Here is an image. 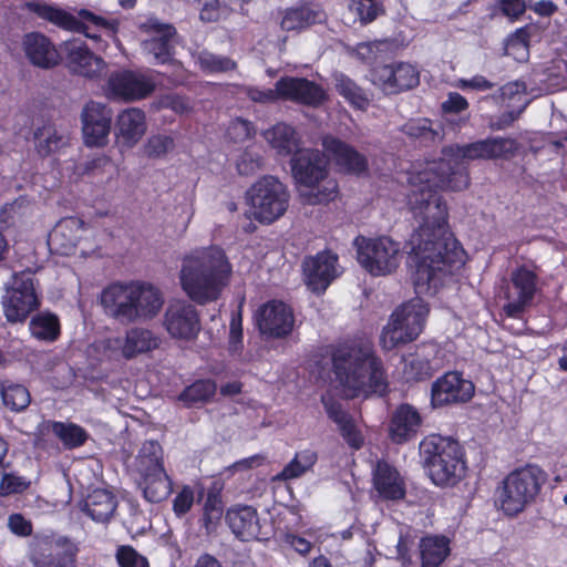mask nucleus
I'll return each instance as SVG.
<instances>
[{"label": "nucleus", "mask_w": 567, "mask_h": 567, "mask_svg": "<svg viewBox=\"0 0 567 567\" xmlns=\"http://www.w3.org/2000/svg\"><path fill=\"white\" fill-rule=\"evenodd\" d=\"M519 144L512 137H488L443 148V157L409 179L408 204L420 226L409 245L415 257L414 285L420 292H433L455 267L463 264L464 250L446 228L447 208L436 189L468 187V163L478 159H508Z\"/></svg>", "instance_id": "nucleus-1"}, {"label": "nucleus", "mask_w": 567, "mask_h": 567, "mask_svg": "<svg viewBox=\"0 0 567 567\" xmlns=\"http://www.w3.org/2000/svg\"><path fill=\"white\" fill-rule=\"evenodd\" d=\"M233 266L217 246L197 248L182 259L179 280L183 290L198 305L216 301L229 285Z\"/></svg>", "instance_id": "nucleus-2"}, {"label": "nucleus", "mask_w": 567, "mask_h": 567, "mask_svg": "<svg viewBox=\"0 0 567 567\" xmlns=\"http://www.w3.org/2000/svg\"><path fill=\"white\" fill-rule=\"evenodd\" d=\"M333 368L348 398H368L373 393L382 395L388 389L382 362L374 355L369 340L338 348L333 354Z\"/></svg>", "instance_id": "nucleus-3"}, {"label": "nucleus", "mask_w": 567, "mask_h": 567, "mask_svg": "<svg viewBox=\"0 0 567 567\" xmlns=\"http://www.w3.org/2000/svg\"><path fill=\"white\" fill-rule=\"evenodd\" d=\"M105 313L122 324L154 319L164 305L161 290L152 284H113L101 295Z\"/></svg>", "instance_id": "nucleus-4"}, {"label": "nucleus", "mask_w": 567, "mask_h": 567, "mask_svg": "<svg viewBox=\"0 0 567 567\" xmlns=\"http://www.w3.org/2000/svg\"><path fill=\"white\" fill-rule=\"evenodd\" d=\"M291 172L305 204H327L338 196V183L329 176L328 161L320 151H298L291 159Z\"/></svg>", "instance_id": "nucleus-5"}, {"label": "nucleus", "mask_w": 567, "mask_h": 567, "mask_svg": "<svg viewBox=\"0 0 567 567\" xmlns=\"http://www.w3.org/2000/svg\"><path fill=\"white\" fill-rule=\"evenodd\" d=\"M420 451L435 485H454L464 475L466 465L462 447L456 441L431 435L421 442Z\"/></svg>", "instance_id": "nucleus-6"}, {"label": "nucleus", "mask_w": 567, "mask_h": 567, "mask_svg": "<svg viewBox=\"0 0 567 567\" xmlns=\"http://www.w3.org/2000/svg\"><path fill=\"white\" fill-rule=\"evenodd\" d=\"M547 474L537 465H526L509 473L496 491V502L508 516L517 515L534 502Z\"/></svg>", "instance_id": "nucleus-7"}, {"label": "nucleus", "mask_w": 567, "mask_h": 567, "mask_svg": "<svg viewBox=\"0 0 567 567\" xmlns=\"http://www.w3.org/2000/svg\"><path fill=\"white\" fill-rule=\"evenodd\" d=\"M24 8L37 14L58 28L68 31L82 32L87 38L97 39L96 34L89 32L87 23L104 29L110 35L115 34L118 29L117 20H106L93 12L82 9L78 12L79 18L60 8L59 6L48 3L43 0H30L24 3Z\"/></svg>", "instance_id": "nucleus-8"}, {"label": "nucleus", "mask_w": 567, "mask_h": 567, "mask_svg": "<svg viewBox=\"0 0 567 567\" xmlns=\"http://www.w3.org/2000/svg\"><path fill=\"white\" fill-rule=\"evenodd\" d=\"M251 215L260 223L270 224L288 208L289 193L274 176H264L247 192Z\"/></svg>", "instance_id": "nucleus-9"}, {"label": "nucleus", "mask_w": 567, "mask_h": 567, "mask_svg": "<svg viewBox=\"0 0 567 567\" xmlns=\"http://www.w3.org/2000/svg\"><path fill=\"white\" fill-rule=\"evenodd\" d=\"M4 316L10 322H21L35 310L39 305L38 282L30 270L14 274L6 288L2 299Z\"/></svg>", "instance_id": "nucleus-10"}, {"label": "nucleus", "mask_w": 567, "mask_h": 567, "mask_svg": "<svg viewBox=\"0 0 567 567\" xmlns=\"http://www.w3.org/2000/svg\"><path fill=\"white\" fill-rule=\"evenodd\" d=\"M358 243V261L373 276H385L393 272L400 265V245L383 236L375 239L362 238Z\"/></svg>", "instance_id": "nucleus-11"}, {"label": "nucleus", "mask_w": 567, "mask_h": 567, "mask_svg": "<svg viewBox=\"0 0 567 567\" xmlns=\"http://www.w3.org/2000/svg\"><path fill=\"white\" fill-rule=\"evenodd\" d=\"M154 79L145 73L121 70L111 73L105 93L113 100L133 102L145 99L155 90Z\"/></svg>", "instance_id": "nucleus-12"}, {"label": "nucleus", "mask_w": 567, "mask_h": 567, "mask_svg": "<svg viewBox=\"0 0 567 567\" xmlns=\"http://www.w3.org/2000/svg\"><path fill=\"white\" fill-rule=\"evenodd\" d=\"M80 118L86 146L102 147L109 143L113 110L107 104L93 100L86 102Z\"/></svg>", "instance_id": "nucleus-13"}, {"label": "nucleus", "mask_w": 567, "mask_h": 567, "mask_svg": "<svg viewBox=\"0 0 567 567\" xmlns=\"http://www.w3.org/2000/svg\"><path fill=\"white\" fill-rule=\"evenodd\" d=\"M163 327L173 339L192 341L202 329L199 313L185 300L171 301L164 312Z\"/></svg>", "instance_id": "nucleus-14"}, {"label": "nucleus", "mask_w": 567, "mask_h": 567, "mask_svg": "<svg viewBox=\"0 0 567 567\" xmlns=\"http://www.w3.org/2000/svg\"><path fill=\"white\" fill-rule=\"evenodd\" d=\"M140 30L150 35V39L142 42V48L153 56L155 63L164 64L173 60L177 42V32L173 24L150 18L140 24Z\"/></svg>", "instance_id": "nucleus-15"}, {"label": "nucleus", "mask_w": 567, "mask_h": 567, "mask_svg": "<svg viewBox=\"0 0 567 567\" xmlns=\"http://www.w3.org/2000/svg\"><path fill=\"white\" fill-rule=\"evenodd\" d=\"M475 386L461 372L449 371L437 378L431 386V404L441 408L468 402L474 395Z\"/></svg>", "instance_id": "nucleus-16"}, {"label": "nucleus", "mask_w": 567, "mask_h": 567, "mask_svg": "<svg viewBox=\"0 0 567 567\" xmlns=\"http://www.w3.org/2000/svg\"><path fill=\"white\" fill-rule=\"evenodd\" d=\"M536 291L537 276L535 272L525 267L513 271L506 291V313L511 317H517L532 305Z\"/></svg>", "instance_id": "nucleus-17"}, {"label": "nucleus", "mask_w": 567, "mask_h": 567, "mask_svg": "<svg viewBox=\"0 0 567 567\" xmlns=\"http://www.w3.org/2000/svg\"><path fill=\"white\" fill-rule=\"evenodd\" d=\"M373 83L379 85L386 94H396L410 90L419 84L417 70L404 62L384 64L374 68Z\"/></svg>", "instance_id": "nucleus-18"}, {"label": "nucleus", "mask_w": 567, "mask_h": 567, "mask_svg": "<svg viewBox=\"0 0 567 567\" xmlns=\"http://www.w3.org/2000/svg\"><path fill=\"white\" fill-rule=\"evenodd\" d=\"M280 100L317 107L326 99L324 90L317 83L305 78L284 76L277 81Z\"/></svg>", "instance_id": "nucleus-19"}, {"label": "nucleus", "mask_w": 567, "mask_h": 567, "mask_svg": "<svg viewBox=\"0 0 567 567\" xmlns=\"http://www.w3.org/2000/svg\"><path fill=\"white\" fill-rule=\"evenodd\" d=\"M257 326L262 334L281 338L292 331L295 318L291 309L282 301L265 303L257 313Z\"/></svg>", "instance_id": "nucleus-20"}, {"label": "nucleus", "mask_w": 567, "mask_h": 567, "mask_svg": "<svg viewBox=\"0 0 567 567\" xmlns=\"http://www.w3.org/2000/svg\"><path fill=\"white\" fill-rule=\"evenodd\" d=\"M308 287L315 292H322L336 279L340 271L338 257L331 252H320L309 257L302 264Z\"/></svg>", "instance_id": "nucleus-21"}, {"label": "nucleus", "mask_w": 567, "mask_h": 567, "mask_svg": "<svg viewBox=\"0 0 567 567\" xmlns=\"http://www.w3.org/2000/svg\"><path fill=\"white\" fill-rule=\"evenodd\" d=\"M63 52L69 69L81 76L96 78L105 68L103 59L91 52L80 40L64 42Z\"/></svg>", "instance_id": "nucleus-22"}, {"label": "nucleus", "mask_w": 567, "mask_h": 567, "mask_svg": "<svg viewBox=\"0 0 567 567\" xmlns=\"http://www.w3.org/2000/svg\"><path fill=\"white\" fill-rule=\"evenodd\" d=\"M85 231V224L82 219L65 217L55 225L49 235L50 249L60 255H70L74 251Z\"/></svg>", "instance_id": "nucleus-23"}, {"label": "nucleus", "mask_w": 567, "mask_h": 567, "mask_svg": "<svg viewBox=\"0 0 567 567\" xmlns=\"http://www.w3.org/2000/svg\"><path fill=\"white\" fill-rule=\"evenodd\" d=\"M22 48L30 63L41 69L56 66L61 56L52 41L41 32H30L23 37Z\"/></svg>", "instance_id": "nucleus-24"}, {"label": "nucleus", "mask_w": 567, "mask_h": 567, "mask_svg": "<svg viewBox=\"0 0 567 567\" xmlns=\"http://www.w3.org/2000/svg\"><path fill=\"white\" fill-rule=\"evenodd\" d=\"M422 425V417L419 411L408 404H401L392 413L389 434L396 444L405 443L416 436Z\"/></svg>", "instance_id": "nucleus-25"}, {"label": "nucleus", "mask_w": 567, "mask_h": 567, "mask_svg": "<svg viewBox=\"0 0 567 567\" xmlns=\"http://www.w3.org/2000/svg\"><path fill=\"white\" fill-rule=\"evenodd\" d=\"M116 136L128 147L135 146L147 130L145 112L138 107L123 110L116 116Z\"/></svg>", "instance_id": "nucleus-26"}, {"label": "nucleus", "mask_w": 567, "mask_h": 567, "mask_svg": "<svg viewBox=\"0 0 567 567\" xmlns=\"http://www.w3.org/2000/svg\"><path fill=\"white\" fill-rule=\"evenodd\" d=\"M322 146L337 165L347 172L361 174L368 169L367 157L347 143L333 136H326Z\"/></svg>", "instance_id": "nucleus-27"}, {"label": "nucleus", "mask_w": 567, "mask_h": 567, "mask_svg": "<svg viewBox=\"0 0 567 567\" xmlns=\"http://www.w3.org/2000/svg\"><path fill=\"white\" fill-rule=\"evenodd\" d=\"M322 403L329 419L337 424L338 430L347 444L353 450L361 449L364 440L354 419L342 409L339 402L331 398L322 396Z\"/></svg>", "instance_id": "nucleus-28"}, {"label": "nucleus", "mask_w": 567, "mask_h": 567, "mask_svg": "<svg viewBox=\"0 0 567 567\" xmlns=\"http://www.w3.org/2000/svg\"><path fill=\"white\" fill-rule=\"evenodd\" d=\"M161 344L162 338L158 333L144 327H133L125 333L121 353L126 360H132L158 349Z\"/></svg>", "instance_id": "nucleus-29"}, {"label": "nucleus", "mask_w": 567, "mask_h": 567, "mask_svg": "<svg viewBox=\"0 0 567 567\" xmlns=\"http://www.w3.org/2000/svg\"><path fill=\"white\" fill-rule=\"evenodd\" d=\"M373 484L386 499H400L405 495L404 484L398 471L385 461H378L373 470Z\"/></svg>", "instance_id": "nucleus-30"}, {"label": "nucleus", "mask_w": 567, "mask_h": 567, "mask_svg": "<svg viewBox=\"0 0 567 567\" xmlns=\"http://www.w3.org/2000/svg\"><path fill=\"white\" fill-rule=\"evenodd\" d=\"M226 522L231 532L241 540L257 538L259 520L257 512L251 506L234 507L227 511Z\"/></svg>", "instance_id": "nucleus-31"}, {"label": "nucleus", "mask_w": 567, "mask_h": 567, "mask_svg": "<svg viewBox=\"0 0 567 567\" xmlns=\"http://www.w3.org/2000/svg\"><path fill=\"white\" fill-rule=\"evenodd\" d=\"M116 496L103 488L92 491L83 502L82 511L94 522L107 523L115 514Z\"/></svg>", "instance_id": "nucleus-32"}, {"label": "nucleus", "mask_w": 567, "mask_h": 567, "mask_svg": "<svg viewBox=\"0 0 567 567\" xmlns=\"http://www.w3.org/2000/svg\"><path fill=\"white\" fill-rule=\"evenodd\" d=\"M33 143L39 155L49 156L69 143V135L51 122H43L33 128Z\"/></svg>", "instance_id": "nucleus-33"}, {"label": "nucleus", "mask_w": 567, "mask_h": 567, "mask_svg": "<svg viewBox=\"0 0 567 567\" xmlns=\"http://www.w3.org/2000/svg\"><path fill=\"white\" fill-rule=\"evenodd\" d=\"M429 308L420 298H415L396 309L391 316L398 323H401L410 336L419 337L421 333Z\"/></svg>", "instance_id": "nucleus-34"}, {"label": "nucleus", "mask_w": 567, "mask_h": 567, "mask_svg": "<svg viewBox=\"0 0 567 567\" xmlns=\"http://www.w3.org/2000/svg\"><path fill=\"white\" fill-rule=\"evenodd\" d=\"M142 476L141 486L144 497L151 503L164 501L172 492V483L164 466H155L153 471L138 472Z\"/></svg>", "instance_id": "nucleus-35"}, {"label": "nucleus", "mask_w": 567, "mask_h": 567, "mask_svg": "<svg viewBox=\"0 0 567 567\" xmlns=\"http://www.w3.org/2000/svg\"><path fill=\"white\" fill-rule=\"evenodd\" d=\"M267 143L278 155L288 156L299 150V136L295 128L286 123H277L262 133Z\"/></svg>", "instance_id": "nucleus-36"}, {"label": "nucleus", "mask_w": 567, "mask_h": 567, "mask_svg": "<svg viewBox=\"0 0 567 567\" xmlns=\"http://www.w3.org/2000/svg\"><path fill=\"white\" fill-rule=\"evenodd\" d=\"M323 19L324 13L320 9L301 6L284 11L280 27L285 31H299L313 23L321 22Z\"/></svg>", "instance_id": "nucleus-37"}, {"label": "nucleus", "mask_w": 567, "mask_h": 567, "mask_svg": "<svg viewBox=\"0 0 567 567\" xmlns=\"http://www.w3.org/2000/svg\"><path fill=\"white\" fill-rule=\"evenodd\" d=\"M422 567H439L450 554L449 539L443 536H425L419 544Z\"/></svg>", "instance_id": "nucleus-38"}, {"label": "nucleus", "mask_w": 567, "mask_h": 567, "mask_svg": "<svg viewBox=\"0 0 567 567\" xmlns=\"http://www.w3.org/2000/svg\"><path fill=\"white\" fill-rule=\"evenodd\" d=\"M53 539L49 535H35L30 543V560L35 567H75L66 560L53 558L47 551L52 550Z\"/></svg>", "instance_id": "nucleus-39"}, {"label": "nucleus", "mask_w": 567, "mask_h": 567, "mask_svg": "<svg viewBox=\"0 0 567 567\" xmlns=\"http://www.w3.org/2000/svg\"><path fill=\"white\" fill-rule=\"evenodd\" d=\"M336 90L352 106L359 110H367L370 100L364 91L358 86L350 78L342 73L334 74Z\"/></svg>", "instance_id": "nucleus-40"}, {"label": "nucleus", "mask_w": 567, "mask_h": 567, "mask_svg": "<svg viewBox=\"0 0 567 567\" xmlns=\"http://www.w3.org/2000/svg\"><path fill=\"white\" fill-rule=\"evenodd\" d=\"M31 334L43 341H54L60 334L59 318L50 312L34 316L30 321Z\"/></svg>", "instance_id": "nucleus-41"}, {"label": "nucleus", "mask_w": 567, "mask_h": 567, "mask_svg": "<svg viewBox=\"0 0 567 567\" xmlns=\"http://www.w3.org/2000/svg\"><path fill=\"white\" fill-rule=\"evenodd\" d=\"M49 426L66 449L79 447L87 439L84 429L73 423L51 422Z\"/></svg>", "instance_id": "nucleus-42"}, {"label": "nucleus", "mask_w": 567, "mask_h": 567, "mask_svg": "<svg viewBox=\"0 0 567 567\" xmlns=\"http://www.w3.org/2000/svg\"><path fill=\"white\" fill-rule=\"evenodd\" d=\"M317 462V454L310 450L298 452L293 460L288 463L282 471L277 474L276 478L288 481L300 477L309 471Z\"/></svg>", "instance_id": "nucleus-43"}, {"label": "nucleus", "mask_w": 567, "mask_h": 567, "mask_svg": "<svg viewBox=\"0 0 567 567\" xmlns=\"http://www.w3.org/2000/svg\"><path fill=\"white\" fill-rule=\"evenodd\" d=\"M216 392V384L210 380H199L187 386L179 400L187 406L207 402Z\"/></svg>", "instance_id": "nucleus-44"}, {"label": "nucleus", "mask_w": 567, "mask_h": 567, "mask_svg": "<svg viewBox=\"0 0 567 567\" xmlns=\"http://www.w3.org/2000/svg\"><path fill=\"white\" fill-rule=\"evenodd\" d=\"M0 393L3 404L14 412L25 410L31 402L28 389L21 384L2 385Z\"/></svg>", "instance_id": "nucleus-45"}, {"label": "nucleus", "mask_w": 567, "mask_h": 567, "mask_svg": "<svg viewBox=\"0 0 567 567\" xmlns=\"http://www.w3.org/2000/svg\"><path fill=\"white\" fill-rule=\"evenodd\" d=\"M416 339L414 336H410L409 332L398 323L392 317L390 322L383 328L382 334L380 337V343L384 350H392L400 344H405L408 342Z\"/></svg>", "instance_id": "nucleus-46"}, {"label": "nucleus", "mask_w": 567, "mask_h": 567, "mask_svg": "<svg viewBox=\"0 0 567 567\" xmlns=\"http://www.w3.org/2000/svg\"><path fill=\"white\" fill-rule=\"evenodd\" d=\"M162 455V446L156 441H146L136 458L137 471H153L155 466H163Z\"/></svg>", "instance_id": "nucleus-47"}, {"label": "nucleus", "mask_w": 567, "mask_h": 567, "mask_svg": "<svg viewBox=\"0 0 567 567\" xmlns=\"http://www.w3.org/2000/svg\"><path fill=\"white\" fill-rule=\"evenodd\" d=\"M402 132L411 137L421 138L425 143L440 138V133L432 127L431 121L426 118L409 121L402 126Z\"/></svg>", "instance_id": "nucleus-48"}, {"label": "nucleus", "mask_w": 567, "mask_h": 567, "mask_svg": "<svg viewBox=\"0 0 567 567\" xmlns=\"http://www.w3.org/2000/svg\"><path fill=\"white\" fill-rule=\"evenodd\" d=\"M175 147L171 135L158 133L151 135L144 144V154L150 158H161Z\"/></svg>", "instance_id": "nucleus-49"}, {"label": "nucleus", "mask_w": 567, "mask_h": 567, "mask_svg": "<svg viewBox=\"0 0 567 567\" xmlns=\"http://www.w3.org/2000/svg\"><path fill=\"white\" fill-rule=\"evenodd\" d=\"M404 373L410 380H423L432 375L433 368L426 358L409 354L404 359Z\"/></svg>", "instance_id": "nucleus-50"}, {"label": "nucleus", "mask_w": 567, "mask_h": 567, "mask_svg": "<svg viewBox=\"0 0 567 567\" xmlns=\"http://www.w3.org/2000/svg\"><path fill=\"white\" fill-rule=\"evenodd\" d=\"M200 68L208 72H225L235 69L236 63L227 56L202 52L198 55Z\"/></svg>", "instance_id": "nucleus-51"}, {"label": "nucleus", "mask_w": 567, "mask_h": 567, "mask_svg": "<svg viewBox=\"0 0 567 567\" xmlns=\"http://www.w3.org/2000/svg\"><path fill=\"white\" fill-rule=\"evenodd\" d=\"M264 167L262 156L252 150L243 152L237 161V169L240 175H252Z\"/></svg>", "instance_id": "nucleus-52"}, {"label": "nucleus", "mask_w": 567, "mask_h": 567, "mask_svg": "<svg viewBox=\"0 0 567 567\" xmlns=\"http://www.w3.org/2000/svg\"><path fill=\"white\" fill-rule=\"evenodd\" d=\"M364 24L372 22L378 16L383 13L381 2H372L365 0H352L350 7Z\"/></svg>", "instance_id": "nucleus-53"}, {"label": "nucleus", "mask_w": 567, "mask_h": 567, "mask_svg": "<svg viewBox=\"0 0 567 567\" xmlns=\"http://www.w3.org/2000/svg\"><path fill=\"white\" fill-rule=\"evenodd\" d=\"M116 559L121 567H148L147 559L132 546H120L116 551Z\"/></svg>", "instance_id": "nucleus-54"}, {"label": "nucleus", "mask_w": 567, "mask_h": 567, "mask_svg": "<svg viewBox=\"0 0 567 567\" xmlns=\"http://www.w3.org/2000/svg\"><path fill=\"white\" fill-rule=\"evenodd\" d=\"M50 537L53 539L52 549H60V551L56 553V558L60 560H66V563H69L71 566H75V556L79 551L78 546L69 538L63 536L56 538L53 536Z\"/></svg>", "instance_id": "nucleus-55"}, {"label": "nucleus", "mask_w": 567, "mask_h": 567, "mask_svg": "<svg viewBox=\"0 0 567 567\" xmlns=\"http://www.w3.org/2000/svg\"><path fill=\"white\" fill-rule=\"evenodd\" d=\"M245 93L252 102L261 104L275 103L278 100H280V93L277 87V82L275 83L274 89L261 90L258 87L249 86L245 89Z\"/></svg>", "instance_id": "nucleus-56"}, {"label": "nucleus", "mask_w": 567, "mask_h": 567, "mask_svg": "<svg viewBox=\"0 0 567 567\" xmlns=\"http://www.w3.org/2000/svg\"><path fill=\"white\" fill-rule=\"evenodd\" d=\"M8 528L19 537H27L32 534V523L21 514H11L8 517Z\"/></svg>", "instance_id": "nucleus-57"}, {"label": "nucleus", "mask_w": 567, "mask_h": 567, "mask_svg": "<svg viewBox=\"0 0 567 567\" xmlns=\"http://www.w3.org/2000/svg\"><path fill=\"white\" fill-rule=\"evenodd\" d=\"M159 109H171L176 113H186L189 111V102L183 96L176 94H167L162 96L158 102Z\"/></svg>", "instance_id": "nucleus-58"}, {"label": "nucleus", "mask_w": 567, "mask_h": 567, "mask_svg": "<svg viewBox=\"0 0 567 567\" xmlns=\"http://www.w3.org/2000/svg\"><path fill=\"white\" fill-rule=\"evenodd\" d=\"M228 132L236 142H243L254 135V127L250 122L243 118H236L231 122Z\"/></svg>", "instance_id": "nucleus-59"}, {"label": "nucleus", "mask_w": 567, "mask_h": 567, "mask_svg": "<svg viewBox=\"0 0 567 567\" xmlns=\"http://www.w3.org/2000/svg\"><path fill=\"white\" fill-rule=\"evenodd\" d=\"M193 503L194 492L189 486H185L174 498L173 509L178 516H182L192 508Z\"/></svg>", "instance_id": "nucleus-60"}, {"label": "nucleus", "mask_w": 567, "mask_h": 567, "mask_svg": "<svg viewBox=\"0 0 567 567\" xmlns=\"http://www.w3.org/2000/svg\"><path fill=\"white\" fill-rule=\"evenodd\" d=\"M468 107L467 100L457 92H451L447 94V99L442 103V110L444 113H461Z\"/></svg>", "instance_id": "nucleus-61"}, {"label": "nucleus", "mask_w": 567, "mask_h": 567, "mask_svg": "<svg viewBox=\"0 0 567 567\" xmlns=\"http://www.w3.org/2000/svg\"><path fill=\"white\" fill-rule=\"evenodd\" d=\"M494 86L495 84L483 75H475L472 79H461L457 82V87L462 90L472 89L475 91H488Z\"/></svg>", "instance_id": "nucleus-62"}, {"label": "nucleus", "mask_w": 567, "mask_h": 567, "mask_svg": "<svg viewBox=\"0 0 567 567\" xmlns=\"http://www.w3.org/2000/svg\"><path fill=\"white\" fill-rule=\"evenodd\" d=\"M501 8L503 13L508 18H518L526 10L524 0H501Z\"/></svg>", "instance_id": "nucleus-63"}, {"label": "nucleus", "mask_w": 567, "mask_h": 567, "mask_svg": "<svg viewBox=\"0 0 567 567\" xmlns=\"http://www.w3.org/2000/svg\"><path fill=\"white\" fill-rule=\"evenodd\" d=\"M24 487H25V485L21 481V478L16 477L10 474L3 475L1 484H0V489H1L2 494H6V495L12 494V493H18V492L22 491Z\"/></svg>", "instance_id": "nucleus-64"}]
</instances>
